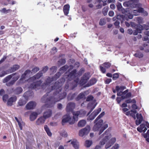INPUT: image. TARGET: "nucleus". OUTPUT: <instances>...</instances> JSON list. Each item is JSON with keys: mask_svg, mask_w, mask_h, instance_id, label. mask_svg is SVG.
Wrapping results in <instances>:
<instances>
[{"mask_svg": "<svg viewBox=\"0 0 149 149\" xmlns=\"http://www.w3.org/2000/svg\"><path fill=\"white\" fill-rule=\"evenodd\" d=\"M105 114L104 112H102L95 120L94 122L96 123L94 125L93 130L94 131H99V134H100L107 128L108 127V125L105 122L103 124V121L100 119Z\"/></svg>", "mask_w": 149, "mask_h": 149, "instance_id": "obj_4", "label": "nucleus"}, {"mask_svg": "<svg viewBox=\"0 0 149 149\" xmlns=\"http://www.w3.org/2000/svg\"><path fill=\"white\" fill-rule=\"evenodd\" d=\"M79 143L77 140H75V149H78L79 147Z\"/></svg>", "mask_w": 149, "mask_h": 149, "instance_id": "obj_64", "label": "nucleus"}, {"mask_svg": "<svg viewBox=\"0 0 149 149\" xmlns=\"http://www.w3.org/2000/svg\"><path fill=\"white\" fill-rule=\"evenodd\" d=\"M58 62L60 65H63L65 63L66 61L64 59H61L58 61Z\"/></svg>", "mask_w": 149, "mask_h": 149, "instance_id": "obj_49", "label": "nucleus"}, {"mask_svg": "<svg viewBox=\"0 0 149 149\" xmlns=\"http://www.w3.org/2000/svg\"><path fill=\"white\" fill-rule=\"evenodd\" d=\"M45 119L43 116L40 117L36 120V124L38 125H41L44 123Z\"/></svg>", "mask_w": 149, "mask_h": 149, "instance_id": "obj_22", "label": "nucleus"}, {"mask_svg": "<svg viewBox=\"0 0 149 149\" xmlns=\"http://www.w3.org/2000/svg\"><path fill=\"white\" fill-rule=\"evenodd\" d=\"M52 113V110L48 109L44 112L43 116L45 119H46L50 117L51 116Z\"/></svg>", "mask_w": 149, "mask_h": 149, "instance_id": "obj_18", "label": "nucleus"}, {"mask_svg": "<svg viewBox=\"0 0 149 149\" xmlns=\"http://www.w3.org/2000/svg\"><path fill=\"white\" fill-rule=\"evenodd\" d=\"M42 82V81L41 80L37 81L36 82H33L30 84L29 88L31 89H35L36 90L37 89H38L40 88Z\"/></svg>", "mask_w": 149, "mask_h": 149, "instance_id": "obj_7", "label": "nucleus"}, {"mask_svg": "<svg viewBox=\"0 0 149 149\" xmlns=\"http://www.w3.org/2000/svg\"><path fill=\"white\" fill-rule=\"evenodd\" d=\"M107 0H97V1L98 2L100 3L102 2L103 3V6L106 5L107 4L106 2Z\"/></svg>", "mask_w": 149, "mask_h": 149, "instance_id": "obj_57", "label": "nucleus"}, {"mask_svg": "<svg viewBox=\"0 0 149 149\" xmlns=\"http://www.w3.org/2000/svg\"><path fill=\"white\" fill-rule=\"evenodd\" d=\"M90 77V73L88 72L85 73L82 78V81L85 82L86 81L88 80Z\"/></svg>", "mask_w": 149, "mask_h": 149, "instance_id": "obj_27", "label": "nucleus"}, {"mask_svg": "<svg viewBox=\"0 0 149 149\" xmlns=\"http://www.w3.org/2000/svg\"><path fill=\"white\" fill-rule=\"evenodd\" d=\"M109 8L107 6H106L102 10V13L104 15H106L107 14L108 10Z\"/></svg>", "mask_w": 149, "mask_h": 149, "instance_id": "obj_40", "label": "nucleus"}, {"mask_svg": "<svg viewBox=\"0 0 149 149\" xmlns=\"http://www.w3.org/2000/svg\"><path fill=\"white\" fill-rule=\"evenodd\" d=\"M100 71L102 72L103 73H105L106 71L105 68H104L101 65H100Z\"/></svg>", "mask_w": 149, "mask_h": 149, "instance_id": "obj_63", "label": "nucleus"}, {"mask_svg": "<svg viewBox=\"0 0 149 149\" xmlns=\"http://www.w3.org/2000/svg\"><path fill=\"white\" fill-rule=\"evenodd\" d=\"M19 75L17 73V74L13 77V80L15 82L19 79Z\"/></svg>", "mask_w": 149, "mask_h": 149, "instance_id": "obj_46", "label": "nucleus"}, {"mask_svg": "<svg viewBox=\"0 0 149 149\" xmlns=\"http://www.w3.org/2000/svg\"><path fill=\"white\" fill-rule=\"evenodd\" d=\"M7 56H6L4 55L2 58L0 60V65L3 63L7 58Z\"/></svg>", "mask_w": 149, "mask_h": 149, "instance_id": "obj_55", "label": "nucleus"}, {"mask_svg": "<svg viewBox=\"0 0 149 149\" xmlns=\"http://www.w3.org/2000/svg\"><path fill=\"white\" fill-rule=\"evenodd\" d=\"M15 82L13 80L10 81L7 83L6 84L7 86H10L13 85L15 83Z\"/></svg>", "mask_w": 149, "mask_h": 149, "instance_id": "obj_51", "label": "nucleus"}, {"mask_svg": "<svg viewBox=\"0 0 149 149\" xmlns=\"http://www.w3.org/2000/svg\"><path fill=\"white\" fill-rule=\"evenodd\" d=\"M142 134L143 137L146 139L147 141L149 142V129L148 130L146 133Z\"/></svg>", "mask_w": 149, "mask_h": 149, "instance_id": "obj_33", "label": "nucleus"}, {"mask_svg": "<svg viewBox=\"0 0 149 149\" xmlns=\"http://www.w3.org/2000/svg\"><path fill=\"white\" fill-rule=\"evenodd\" d=\"M93 99V97L92 95H89L86 98V101H90L92 100Z\"/></svg>", "mask_w": 149, "mask_h": 149, "instance_id": "obj_61", "label": "nucleus"}, {"mask_svg": "<svg viewBox=\"0 0 149 149\" xmlns=\"http://www.w3.org/2000/svg\"><path fill=\"white\" fill-rule=\"evenodd\" d=\"M92 143V142L91 141L87 140L86 141L85 144V146L87 147H90Z\"/></svg>", "mask_w": 149, "mask_h": 149, "instance_id": "obj_39", "label": "nucleus"}, {"mask_svg": "<svg viewBox=\"0 0 149 149\" xmlns=\"http://www.w3.org/2000/svg\"><path fill=\"white\" fill-rule=\"evenodd\" d=\"M102 65L107 68H109L111 66V64L109 62H105Z\"/></svg>", "mask_w": 149, "mask_h": 149, "instance_id": "obj_48", "label": "nucleus"}, {"mask_svg": "<svg viewBox=\"0 0 149 149\" xmlns=\"http://www.w3.org/2000/svg\"><path fill=\"white\" fill-rule=\"evenodd\" d=\"M26 103V101L22 99L19 100L18 102V104L20 106H22L25 105Z\"/></svg>", "mask_w": 149, "mask_h": 149, "instance_id": "obj_35", "label": "nucleus"}, {"mask_svg": "<svg viewBox=\"0 0 149 149\" xmlns=\"http://www.w3.org/2000/svg\"><path fill=\"white\" fill-rule=\"evenodd\" d=\"M90 127L88 125L85 128L81 129L79 131V135L81 136L87 135L90 132Z\"/></svg>", "mask_w": 149, "mask_h": 149, "instance_id": "obj_9", "label": "nucleus"}, {"mask_svg": "<svg viewBox=\"0 0 149 149\" xmlns=\"http://www.w3.org/2000/svg\"><path fill=\"white\" fill-rule=\"evenodd\" d=\"M123 18V19L124 20V19H125L126 20H127L126 19L128 18V17L125 18V17L123 18V15H117V18L118 19L120 20H121V19L122 18Z\"/></svg>", "mask_w": 149, "mask_h": 149, "instance_id": "obj_52", "label": "nucleus"}, {"mask_svg": "<svg viewBox=\"0 0 149 149\" xmlns=\"http://www.w3.org/2000/svg\"><path fill=\"white\" fill-rule=\"evenodd\" d=\"M17 100V97L13 95L8 98L7 102V105L8 106H11L13 103L15 102Z\"/></svg>", "mask_w": 149, "mask_h": 149, "instance_id": "obj_14", "label": "nucleus"}, {"mask_svg": "<svg viewBox=\"0 0 149 149\" xmlns=\"http://www.w3.org/2000/svg\"><path fill=\"white\" fill-rule=\"evenodd\" d=\"M18 123L20 130H22L23 127L22 125H24V123L22 121L21 118L20 119V121L18 122Z\"/></svg>", "mask_w": 149, "mask_h": 149, "instance_id": "obj_45", "label": "nucleus"}, {"mask_svg": "<svg viewBox=\"0 0 149 149\" xmlns=\"http://www.w3.org/2000/svg\"><path fill=\"white\" fill-rule=\"evenodd\" d=\"M136 116L137 119L136 120V124L137 125H139L143 120V117L141 114L137 113Z\"/></svg>", "mask_w": 149, "mask_h": 149, "instance_id": "obj_16", "label": "nucleus"}, {"mask_svg": "<svg viewBox=\"0 0 149 149\" xmlns=\"http://www.w3.org/2000/svg\"><path fill=\"white\" fill-rule=\"evenodd\" d=\"M17 74V73L15 72L13 73L12 74L8 75L5 78L3 81V83H6L13 76Z\"/></svg>", "mask_w": 149, "mask_h": 149, "instance_id": "obj_24", "label": "nucleus"}, {"mask_svg": "<svg viewBox=\"0 0 149 149\" xmlns=\"http://www.w3.org/2000/svg\"><path fill=\"white\" fill-rule=\"evenodd\" d=\"M38 116L37 113L35 112H33L30 116V119L31 121H33L36 119Z\"/></svg>", "mask_w": 149, "mask_h": 149, "instance_id": "obj_26", "label": "nucleus"}, {"mask_svg": "<svg viewBox=\"0 0 149 149\" xmlns=\"http://www.w3.org/2000/svg\"><path fill=\"white\" fill-rule=\"evenodd\" d=\"M20 68L19 65L17 64L13 65V67H10L8 69V70L10 73H12L15 72L17 70H18Z\"/></svg>", "mask_w": 149, "mask_h": 149, "instance_id": "obj_17", "label": "nucleus"}, {"mask_svg": "<svg viewBox=\"0 0 149 149\" xmlns=\"http://www.w3.org/2000/svg\"><path fill=\"white\" fill-rule=\"evenodd\" d=\"M119 147V145L117 143H116L112 147L111 149H118Z\"/></svg>", "mask_w": 149, "mask_h": 149, "instance_id": "obj_62", "label": "nucleus"}, {"mask_svg": "<svg viewBox=\"0 0 149 149\" xmlns=\"http://www.w3.org/2000/svg\"><path fill=\"white\" fill-rule=\"evenodd\" d=\"M61 74L62 73L60 72H57L54 76L52 77L54 80H56L58 79Z\"/></svg>", "mask_w": 149, "mask_h": 149, "instance_id": "obj_34", "label": "nucleus"}, {"mask_svg": "<svg viewBox=\"0 0 149 149\" xmlns=\"http://www.w3.org/2000/svg\"><path fill=\"white\" fill-rule=\"evenodd\" d=\"M64 118L62 119V124L63 125L67 122H69L70 124H73L74 123V119L73 118L72 120L71 117L69 116L65 115L64 116Z\"/></svg>", "mask_w": 149, "mask_h": 149, "instance_id": "obj_6", "label": "nucleus"}, {"mask_svg": "<svg viewBox=\"0 0 149 149\" xmlns=\"http://www.w3.org/2000/svg\"><path fill=\"white\" fill-rule=\"evenodd\" d=\"M47 90V93L42 97L41 101L42 102L48 104L49 106L48 107H53L56 102L65 98L67 95V93L65 92L60 93L61 91L59 92L58 94L55 95L54 93L56 90H55L53 96H50L49 95L50 92L49 91V89L48 88Z\"/></svg>", "mask_w": 149, "mask_h": 149, "instance_id": "obj_2", "label": "nucleus"}, {"mask_svg": "<svg viewBox=\"0 0 149 149\" xmlns=\"http://www.w3.org/2000/svg\"><path fill=\"white\" fill-rule=\"evenodd\" d=\"M74 97V93L72 94L71 93H70L68 95L67 99L68 100H73Z\"/></svg>", "mask_w": 149, "mask_h": 149, "instance_id": "obj_38", "label": "nucleus"}, {"mask_svg": "<svg viewBox=\"0 0 149 149\" xmlns=\"http://www.w3.org/2000/svg\"><path fill=\"white\" fill-rule=\"evenodd\" d=\"M143 8H139L137 10H133L131 13L133 14L135 16H137L139 15V13L143 12Z\"/></svg>", "mask_w": 149, "mask_h": 149, "instance_id": "obj_23", "label": "nucleus"}, {"mask_svg": "<svg viewBox=\"0 0 149 149\" xmlns=\"http://www.w3.org/2000/svg\"><path fill=\"white\" fill-rule=\"evenodd\" d=\"M145 125H146L148 128H149V123L148 122H146L145 125L142 124L139 127H137V130L140 132H145L147 130V128L145 127Z\"/></svg>", "mask_w": 149, "mask_h": 149, "instance_id": "obj_10", "label": "nucleus"}, {"mask_svg": "<svg viewBox=\"0 0 149 149\" xmlns=\"http://www.w3.org/2000/svg\"><path fill=\"white\" fill-rule=\"evenodd\" d=\"M8 99V95L7 94L4 95L2 97L3 100L4 102H7V100Z\"/></svg>", "mask_w": 149, "mask_h": 149, "instance_id": "obj_42", "label": "nucleus"}, {"mask_svg": "<svg viewBox=\"0 0 149 149\" xmlns=\"http://www.w3.org/2000/svg\"><path fill=\"white\" fill-rule=\"evenodd\" d=\"M137 27L136 28L137 30L139 31H138L139 33H141V31L144 29L143 24L142 25L141 24H138Z\"/></svg>", "mask_w": 149, "mask_h": 149, "instance_id": "obj_32", "label": "nucleus"}, {"mask_svg": "<svg viewBox=\"0 0 149 149\" xmlns=\"http://www.w3.org/2000/svg\"><path fill=\"white\" fill-rule=\"evenodd\" d=\"M105 23V20L104 19H102L100 20L99 24L100 25H104Z\"/></svg>", "mask_w": 149, "mask_h": 149, "instance_id": "obj_53", "label": "nucleus"}, {"mask_svg": "<svg viewBox=\"0 0 149 149\" xmlns=\"http://www.w3.org/2000/svg\"><path fill=\"white\" fill-rule=\"evenodd\" d=\"M101 111V109L99 108L96 110H95L88 118V120H92L94 119L95 117Z\"/></svg>", "mask_w": 149, "mask_h": 149, "instance_id": "obj_11", "label": "nucleus"}, {"mask_svg": "<svg viewBox=\"0 0 149 149\" xmlns=\"http://www.w3.org/2000/svg\"><path fill=\"white\" fill-rule=\"evenodd\" d=\"M85 97V95L84 93H81L76 98V100H79L84 98Z\"/></svg>", "mask_w": 149, "mask_h": 149, "instance_id": "obj_41", "label": "nucleus"}, {"mask_svg": "<svg viewBox=\"0 0 149 149\" xmlns=\"http://www.w3.org/2000/svg\"><path fill=\"white\" fill-rule=\"evenodd\" d=\"M86 124V121L85 120H80L79 122L78 125L79 127H82L84 126Z\"/></svg>", "mask_w": 149, "mask_h": 149, "instance_id": "obj_29", "label": "nucleus"}, {"mask_svg": "<svg viewBox=\"0 0 149 149\" xmlns=\"http://www.w3.org/2000/svg\"><path fill=\"white\" fill-rule=\"evenodd\" d=\"M48 67L47 66H46L43 68L41 70V72L44 73L45 72L48 70Z\"/></svg>", "mask_w": 149, "mask_h": 149, "instance_id": "obj_56", "label": "nucleus"}, {"mask_svg": "<svg viewBox=\"0 0 149 149\" xmlns=\"http://www.w3.org/2000/svg\"><path fill=\"white\" fill-rule=\"evenodd\" d=\"M60 134L61 136L65 137H67L68 136V134L67 132L64 130H63L61 132Z\"/></svg>", "mask_w": 149, "mask_h": 149, "instance_id": "obj_47", "label": "nucleus"}, {"mask_svg": "<svg viewBox=\"0 0 149 149\" xmlns=\"http://www.w3.org/2000/svg\"><path fill=\"white\" fill-rule=\"evenodd\" d=\"M138 23L139 24H142L143 23V18L140 17H138L137 18Z\"/></svg>", "mask_w": 149, "mask_h": 149, "instance_id": "obj_50", "label": "nucleus"}, {"mask_svg": "<svg viewBox=\"0 0 149 149\" xmlns=\"http://www.w3.org/2000/svg\"><path fill=\"white\" fill-rule=\"evenodd\" d=\"M9 73H10L8 70L3 71L0 73V77H3Z\"/></svg>", "mask_w": 149, "mask_h": 149, "instance_id": "obj_37", "label": "nucleus"}, {"mask_svg": "<svg viewBox=\"0 0 149 149\" xmlns=\"http://www.w3.org/2000/svg\"><path fill=\"white\" fill-rule=\"evenodd\" d=\"M23 89L21 87H18L16 88L14 91L15 94H19L21 93Z\"/></svg>", "mask_w": 149, "mask_h": 149, "instance_id": "obj_30", "label": "nucleus"}, {"mask_svg": "<svg viewBox=\"0 0 149 149\" xmlns=\"http://www.w3.org/2000/svg\"><path fill=\"white\" fill-rule=\"evenodd\" d=\"M117 8L119 11H121L123 13L125 14V18H128L126 19L127 20H128L129 19H132L133 18V15L131 14L128 11H126L125 9L122 8V6L120 3H118L117 5Z\"/></svg>", "mask_w": 149, "mask_h": 149, "instance_id": "obj_5", "label": "nucleus"}, {"mask_svg": "<svg viewBox=\"0 0 149 149\" xmlns=\"http://www.w3.org/2000/svg\"><path fill=\"white\" fill-rule=\"evenodd\" d=\"M126 114L127 115V116H128V115H130V116H132V117H133V118L135 119V115H134L133 116V114H132V113L131 112V111H127V112L126 113Z\"/></svg>", "mask_w": 149, "mask_h": 149, "instance_id": "obj_58", "label": "nucleus"}, {"mask_svg": "<svg viewBox=\"0 0 149 149\" xmlns=\"http://www.w3.org/2000/svg\"><path fill=\"white\" fill-rule=\"evenodd\" d=\"M43 73L41 72V71H40L35 75L30 78V79L33 81L37 79L40 78L42 76Z\"/></svg>", "mask_w": 149, "mask_h": 149, "instance_id": "obj_19", "label": "nucleus"}, {"mask_svg": "<svg viewBox=\"0 0 149 149\" xmlns=\"http://www.w3.org/2000/svg\"><path fill=\"white\" fill-rule=\"evenodd\" d=\"M74 108V103L70 102L67 105L66 110L67 112H71L73 115V118H74V112L73 109Z\"/></svg>", "mask_w": 149, "mask_h": 149, "instance_id": "obj_8", "label": "nucleus"}, {"mask_svg": "<svg viewBox=\"0 0 149 149\" xmlns=\"http://www.w3.org/2000/svg\"><path fill=\"white\" fill-rule=\"evenodd\" d=\"M134 3L131 1H127L124 3L123 6L126 7H130L132 8H134L136 6H134Z\"/></svg>", "mask_w": 149, "mask_h": 149, "instance_id": "obj_20", "label": "nucleus"}, {"mask_svg": "<svg viewBox=\"0 0 149 149\" xmlns=\"http://www.w3.org/2000/svg\"><path fill=\"white\" fill-rule=\"evenodd\" d=\"M119 75L118 73H115L113 74V79L114 80H116L119 77Z\"/></svg>", "mask_w": 149, "mask_h": 149, "instance_id": "obj_54", "label": "nucleus"}, {"mask_svg": "<svg viewBox=\"0 0 149 149\" xmlns=\"http://www.w3.org/2000/svg\"><path fill=\"white\" fill-rule=\"evenodd\" d=\"M69 68V66L67 65L61 67L59 69V71L61 73H63L66 71Z\"/></svg>", "mask_w": 149, "mask_h": 149, "instance_id": "obj_28", "label": "nucleus"}, {"mask_svg": "<svg viewBox=\"0 0 149 149\" xmlns=\"http://www.w3.org/2000/svg\"><path fill=\"white\" fill-rule=\"evenodd\" d=\"M97 104H94V103H89L88 104V107L91 108V111L89 113L91 112V111L94 109L96 105Z\"/></svg>", "mask_w": 149, "mask_h": 149, "instance_id": "obj_36", "label": "nucleus"}, {"mask_svg": "<svg viewBox=\"0 0 149 149\" xmlns=\"http://www.w3.org/2000/svg\"><path fill=\"white\" fill-rule=\"evenodd\" d=\"M125 99V97L122 95L121 97H117L116 98V100L117 101L118 103L119 104L120 103L122 100Z\"/></svg>", "mask_w": 149, "mask_h": 149, "instance_id": "obj_44", "label": "nucleus"}, {"mask_svg": "<svg viewBox=\"0 0 149 149\" xmlns=\"http://www.w3.org/2000/svg\"><path fill=\"white\" fill-rule=\"evenodd\" d=\"M97 80L95 78L91 79L88 84L86 85V87H89L95 84Z\"/></svg>", "mask_w": 149, "mask_h": 149, "instance_id": "obj_25", "label": "nucleus"}, {"mask_svg": "<svg viewBox=\"0 0 149 149\" xmlns=\"http://www.w3.org/2000/svg\"><path fill=\"white\" fill-rule=\"evenodd\" d=\"M57 69V67L55 66H52L50 70L52 71V72H56Z\"/></svg>", "mask_w": 149, "mask_h": 149, "instance_id": "obj_60", "label": "nucleus"}, {"mask_svg": "<svg viewBox=\"0 0 149 149\" xmlns=\"http://www.w3.org/2000/svg\"><path fill=\"white\" fill-rule=\"evenodd\" d=\"M39 70V68L38 67H35L32 70V72L34 73L36 72Z\"/></svg>", "mask_w": 149, "mask_h": 149, "instance_id": "obj_59", "label": "nucleus"}, {"mask_svg": "<svg viewBox=\"0 0 149 149\" xmlns=\"http://www.w3.org/2000/svg\"><path fill=\"white\" fill-rule=\"evenodd\" d=\"M44 129L48 136L50 137L51 136L52 134L50 131L48 126L47 125H45L44 126Z\"/></svg>", "mask_w": 149, "mask_h": 149, "instance_id": "obj_31", "label": "nucleus"}, {"mask_svg": "<svg viewBox=\"0 0 149 149\" xmlns=\"http://www.w3.org/2000/svg\"><path fill=\"white\" fill-rule=\"evenodd\" d=\"M70 70L69 69L65 74L63 77L60 78L58 81L55 82L52 84L50 88H49V91L51 92L53 90H56V91L54 93L55 94H58L59 92L61 91L62 88L63 83L65 81V79H67V82L73 80L74 77V70L70 72Z\"/></svg>", "mask_w": 149, "mask_h": 149, "instance_id": "obj_1", "label": "nucleus"}, {"mask_svg": "<svg viewBox=\"0 0 149 149\" xmlns=\"http://www.w3.org/2000/svg\"><path fill=\"white\" fill-rule=\"evenodd\" d=\"M53 81H54L52 77L51 78L49 77H48L47 79L45 80V83L42 84V85L41 87L43 89H45V87L49 85Z\"/></svg>", "mask_w": 149, "mask_h": 149, "instance_id": "obj_13", "label": "nucleus"}, {"mask_svg": "<svg viewBox=\"0 0 149 149\" xmlns=\"http://www.w3.org/2000/svg\"><path fill=\"white\" fill-rule=\"evenodd\" d=\"M31 72V70H26L24 73L22 74L20 79L19 80L20 83H23L26 81L25 79L27 74H29Z\"/></svg>", "mask_w": 149, "mask_h": 149, "instance_id": "obj_12", "label": "nucleus"}, {"mask_svg": "<svg viewBox=\"0 0 149 149\" xmlns=\"http://www.w3.org/2000/svg\"><path fill=\"white\" fill-rule=\"evenodd\" d=\"M70 8V5L68 4L65 5L63 8V11L65 15H68L69 13Z\"/></svg>", "mask_w": 149, "mask_h": 149, "instance_id": "obj_21", "label": "nucleus"}, {"mask_svg": "<svg viewBox=\"0 0 149 149\" xmlns=\"http://www.w3.org/2000/svg\"><path fill=\"white\" fill-rule=\"evenodd\" d=\"M36 105V103L33 101H31L28 103L26 106L27 109L30 110L34 109Z\"/></svg>", "mask_w": 149, "mask_h": 149, "instance_id": "obj_15", "label": "nucleus"}, {"mask_svg": "<svg viewBox=\"0 0 149 149\" xmlns=\"http://www.w3.org/2000/svg\"><path fill=\"white\" fill-rule=\"evenodd\" d=\"M112 136L111 135L109 130H107L102 135L100 136L99 139L103 138L100 142L101 146L106 143L105 148L107 149L111 146L116 141V138L113 137L109 139Z\"/></svg>", "mask_w": 149, "mask_h": 149, "instance_id": "obj_3", "label": "nucleus"}, {"mask_svg": "<svg viewBox=\"0 0 149 149\" xmlns=\"http://www.w3.org/2000/svg\"><path fill=\"white\" fill-rule=\"evenodd\" d=\"M134 55L136 57L139 58H141L143 56V54L140 52H137Z\"/></svg>", "mask_w": 149, "mask_h": 149, "instance_id": "obj_43", "label": "nucleus"}]
</instances>
